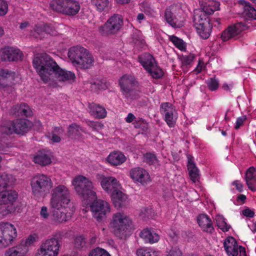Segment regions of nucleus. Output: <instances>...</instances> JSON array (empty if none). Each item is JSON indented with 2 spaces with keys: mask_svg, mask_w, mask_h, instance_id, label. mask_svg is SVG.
<instances>
[{
  "mask_svg": "<svg viewBox=\"0 0 256 256\" xmlns=\"http://www.w3.org/2000/svg\"><path fill=\"white\" fill-rule=\"evenodd\" d=\"M246 120V116H243L241 117H239L236 119V126L234 128L236 130H238L244 124V122Z\"/></svg>",
  "mask_w": 256,
  "mask_h": 256,
  "instance_id": "0e129e2a",
  "label": "nucleus"
},
{
  "mask_svg": "<svg viewBox=\"0 0 256 256\" xmlns=\"http://www.w3.org/2000/svg\"><path fill=\"white\" fill-rule=\"evenodd\" d=\"M160 112L164 116V120L170 127H174L177 120V112L174 106L170 102H164L160 104Z\"/></svg>",
  "mask_w": 256,
  "mask_h": 256,
  "instance_id": "f8f14e48",
  "label": "nucleus"
},
{
  "mask_svg": "<svg viewBox=\"0 0 256 256\" xmlns=\"http://www.w3.org/2000/svg\"><path fill=\"white\" fill-rule=\"evenodd\" d=\"M70 202V194L68 188L64 184L55 186L51 190L50 206L54 208L68 206Z\"/></svg>",
  "mask_w": 256,
  "mask_h": 256,
  "instance_id": "39448f33",
  "label": "nucleus"
},
{
  "mask_svg": "<svg viewBox=\"0 0 256 256\" xmlns=\"http://www.w3.org/2000/svg\"><path fill=\"white\" fill-rule=\"evenodd\" d=\"M201 9L197 13L203 12L206 16L212 14L219 9L220 4L214 0H199Z\"/></svg>",
  "mask_w": 256,
  "mask_h": 256,
  "instance_id": "aec40b11",
  "label": "nucleus"
},
{
  "mask_svg": "<svg viewBox=\"0 0 256 256\" xmlns=\"http://www.w3.org/2000/svg\"><path fill=\"white\" fill-rule=\"evenodd\" d=\"M14 226L9 222H0V248L8 246L16 237Z\"/></svg>",
  "mask_w": 256,
  "mask_h": 256,
  "instance_id": "9d476101",
  "label": "nucleus"
},
{
  "mask_svg": "<svg viewBox=\"0 0 256 256\" xmlns=\"http://www.w3.org/2000/svg\"><path fill=\"white\" fill-rule=\"evenodd\" d=\"M18 194L14 190H2L0 192V205L14 203L18 198Z\"/></svg>",
  "mask_w": 256,
  "mask_h": 256,
  "instance_id": "cd10ccee",
  "label": "nucleus"
},
{
  "mask_svg": "<svg viewBox=\"0 0 256 256\" xmlns=\"http://www.w3.org/2000/svg\"><path fill=\"white\" fill-rule=\"evenodd\" d=\"M100 179V185L102 188L110 195L120 186L119 182L114 177L102 176Z\"/></svg>",
  "mask_w": 256,
  "mask_h": 256,
  "instance_id": "a211bd4d",
  "label": "nucleus"
},
{
  "mask_svg": "<svg viewBox=\"0 0 256 256\" xmlns=\"http://www.w3.org/2000/svg\"><path fill=\"white\" fill-rule=\"evenodd\" d=\"M12 123L14 132L18 134H24L31 127L30 122L26 119L16 120L12 121Z\"/></svg>",
  "mask_w": 256,
  "mask_h": 256,
  "instance_id": "412c9836",
  "label": "nucleus"
},
{
  "mask_svg": "<svg viewBox=\"0 0 256 256\" xmlns=\"http://www.w3.org/2000/svg\"><path fill=\"white\" fill-rule=\"evenodd\" d=\"M126 160L124 154L119 152H111L107 158V160L108 162L114 166L120 164L124 162Z\"/></svg>",
  "mask_w": 256,
  "mask_h": 256,
  "instance_id": "f704fd0d",
  "label": "nucleus"
},
{
  "mask_svg": "<svg viewBox=\"0 0 256 256\" xmlns=\"http://www.w3.org/2000/svg\"><path fill=\"white\" fill-rule=\"evenodd\" d=\"M206 82L208 88L211 91L215 90L218 88L219 82L218 80L216 78V76L210 78L207 80Z\"/></svg>",
  "mask_w": 256,
  "mask_h": 256,
  "instance_id": "3c124183",
  "label": "nucleus"
},
{
  "mask_svg": "<svg viewBox=\"0 0 256 256\" xmlns=\"http://www.w3.org/2000/svg\"><path fill=\"white\" fill-rule=\"evenodd\" d=\"M254 166L249 168L246 171L244 178L248 188L252 192L256 191V176L254 174Z\"/></svg>",
  "mask_w": 256,
  "mask_h": 256,
  "instance_id": "c756f323",
  "label": "nucleus"
},
{
  "mask_svg": "<svg viewBox=\"0 0 256 256\" xmlns=\"http://www.w3.org/2000/svg\"><path fill=\"white\" fill-rule=\"evenodd\" d=\"M14 114L22 116H30L32 114V111L28 106L25 104L16 105L14 106Z\"/></svg>",
  "mask_w": 256,
  "mask_h": 256,
  "instance_id": "e433bc0d",
  "label": "nucleus"
},
{
  "mask_svg": "<svg viewBox=\"0 0 256 256\" xmlns=\"http://www.w3.org/2000/svg\"><path fill=\"white\" fill-rule=\"evenodd\" d=\"M224 249L228 256H238L239 246L236 240L232 237L227 238L224 243Z\"/></svg>",
  "mask_w": 256,
  "mask_h": 256,
  "instance_id": "b1692460",
  "label": "nucleus"
},
{
  "mask_svg": "<svg viewBox=\"0 0 256 256\" xmlns=\"http://www.w3.org/2000/svg\"><path fill=\"white\" fill-rule=\"evenodd\" d=\"M137 256H160V252L150 248H141L136 251Z\"/></svg>",
  "mask_w": 256,
  "mask_h": 256,
  "instance_id": "a19ab883",
  "label": "nucleus"
},
{
  "mask_svg": "<svg viewBox=\"0 0 256 256\" xmlns=\"http://www.w3.org/2000/svg\"><path fill=\"white\" fill-rule=\"evenodd\" d=\"M176 8L175 6H170L167 8L165 12V20L167 22L174 28H180L182 23L176 16Z\"/></svg>",
  "mask_w": 256,
  "mask_h": 256,
  "instance_id": "4be33fe9",
  "label": "nucleus"
},
{
  "mask_svg": "<svg viewBox=\"0 0 256 256\" xmlns=\"http://www.w3.org/2000/svg\"><path fill=\"white\" fill-rule=\"evenodd\" d=\"M44 26L45 28V32L46 33V38L48 35H56L57 32L56 30L53 26L47 24H44Z\"/></svg>",
  "mask_w": 256,
  "mask_h": 256,
  "instance_id": "bf43d9fd",
  "label": "nucleus"
},
{
  "mask_svg": "<svg viewBox=\"0 0 256 256\" xmlns=\"http://www.w3.org/2000/svg\"><path fill=\"white\" fill-rule=\"evenodd\" d=\"M14 133L12 122H6L0 124V150L8 148V144L6 142L7 136Z\"/></svg>",
  "mask_w": 256,
  "mask_h": 256,
  "instance_id": "f3484780",
  "label": "nucleus"
},
{
  "mask_svg": "<svg viewBox=\"0 0 256 256\" xmlns=\"http://www.w3.org/2000/svg\"><path fill=\"white\" fill-rule=\"evenodd\" d=\"M138 62L146 71L150 70L152 67L156 64L153 56L148 53L139 56Z\"/></svg>",
  "mask_w": 256,
  "mask_h": 256,
  "instance_id": "473e14b6",
  "label": "nucleus"
},
{
  "mask_svg": "<svg viewBox=\"0 0 256 256\" xmlns=\"http://www.w3.org/2000/svg\"><path fill=\"white\" fill-rule=\"evenodd\" d=\"M12 72L6 69L0 70V88L3 89L8 86V79L12 76Z\"/></svg>",
  "mask_w": 256,
  "mask_h": 256,
  "instance_id": "ea45409f",
  "label": "nucleus"
},
{
  "mask_svg": "<svg viewBox=\"0 0 256 256\" xmlns=\"http://www.w3.org/2000/svg\"><path fill=\"white\" fill-rule=\"evenodd\" d=\"M36 236L30 235L25 240L22 241L20 244H23L24 246H26L27 248H28L32 244L36 241Z\"/></svg>",
  "mask_w": 256,
  "mask_h": 256,
  "instance_id": "13d9d810",
  "label": "nucleus"
},
{
  "mask_svg": "<svg viewBox=\"0 0 256 256\" xmlns=\"http://www.w3.org/2000/svg\"><path fill=\"white\" fill-rule=\"evenodd\" d=\"M242 214L248 218H252L254 216V212L250 209L248 208L242 210Z\"/></svg>",
  "mask_w": 256,
  "mask_h": 256,
  "instance_id": "69168bd1",
  "label": "nucleus"
},
{
  "mask_svg": "<svg viewBox=\"0 0 256 256\" xmlns=\"http://www.w3.org/2000/svg\"><path fill=\"white\" fill-rule=\"evenodd\" d=\"M116 206L122 207L127 202V196L118 189L110 195Z\"/></svg>",
  "mask_w": 256,
  "mask_h": 256,
  "instance_id": "2f4dec72",
  "label": "nucleus"
},
{
  "mask_svg": "<svg viewBox=\"0 0 256 256\" xmlns=\"http://www.w3.org/2000/svg\"><path fill=\"white\" fill-rule=\"evenodd\" d=\"M28 251V248L23 244H18L6 250L4 256H23Z\"/></svg>",
  "mask_w": 256,
  "mask_h": 256,
  "instance_id": "7c9ffc66",
  "label": "nucleus"
},
{
  "mask_svg": "<svg viewBox=\"0 0 256 256\" xmlns=\"http://www.w3.org/2000/svg\"><path fill=\"white\" fill-rule=\"evenodd\" d=\"M108 84L106 79L96 80L92 84V89L105 90L108 88Z\"/></svg>",
  "mask_w": 256,
  "mask_h": 256,
  "instance_id": "49530a36",
  "label": "nucleus"
},
{
  "mask_svg": "<svg viewBox=\"0 0 256 256\" xmlns=\"http://www.w3.org/2000/svg\"><path fill=\"white\" fill-rule=\"evenodd\" d=\"M131 223L129 216L124 212H118L113 214L110 226L115 234L120 236L126 231Z\"/></svg>",
  "mask_w": 256,
  "mask_h": 256,
  "instance_id": "1a4fd4ad",
  "label": "nucleus"
},
{
  "mask_svg": "<svg viewBox=\"0 0 256 256\" xmlns=\"http://www.w3.org/2000/svg\"><path fill=\"white\" fill-rule=\"evenodd\" d=\"M50 7L56 12L69 16L76 14L80 8L78 2L74 0H53Z\"/></svg>",
  "mask_w": 256,
  "mask_h": 256,
  "instance_id": "423d86ee",
  "label": "nucleus"
},
{
  "mask_svg": "<svg viewBox=\"0 0 256 256\" xmlns=\"http://www.w3.org/2000/svg\"><path fill=\"white\" fill-rule=\"evenodd\" d=\"M123 25L122 16L118 14H114L98 28V31L102 36H112L120 32Z\"/></svg>",
  "mask_w": 256,
  "mask_h": 256,
  "instance_id": "0eeeda50",
  "label": "nucleus"
},
{
  "mask_svg": "<svg viewBox=\"0 0 256 256\" xmlns=\"http://www.w3.org/2000/svg\"><path fill=\"white\" fill-rule=\"evenodd\" d=\"M235 186L236 188L240 192H242L243 190V184L238 180H235L232 183Z\"/></svg>",
  "mask_w": 256,
  "mask_h": 256,
  "instance_id": "338daca9",
  "label": "nucleus"
},
{
  "mask_svg": "<svg viewBox=\"0 0 256 256\" xmlns=\"http://www.w3.org/2000/svg\"><path fill=\"white\" fill-rule=\"evenodd\" d=\"M136 82L134 76L132 75L125 74L120 78L119 84L126 97L130 96V94L134 89Z\"/></svg>",
  "mask_w": 256,
  "mask_h": 256,
  "instance_id": "ddd939ff",
  "label": "nucleus"
},
{
  "mask_svg": "<svg viewBox=\"0 0 256 256\" xmlns=\"http://www.w3.org/2000/svg\"><path fill=\"white\" fill-rule=\"evenodd\" d=\"M66 206L61 205L56 208H54L52 206H50V218L54 224H58L64 223L70 219V216L66 212L62 210V208Z\"/></svg>",
  "mask_w": 256,
  "mask_h": 256,
  "instance_id": "4468645a",
  "label": "nucleus"
},
{
  "mask_svg": "<svg viewBox=\"0 0 256 256\" xmlns=\"http://www.w3.org/2000/svg\"><path fill=\"white\" fill-rule=\"evenodd\" d=\"M32 64L45 84L56 86L57 82L72 83L76 80V76L73 72L60 68L49 55L46 54L35 56Z\"/></svg>",
  "mask_w": 256,
  "mask_h": 256,
  "instance_id": "f257e3e1",
  "label": "nucleus"
},
{
  "mask_svg": "<svg viewBox=\"0 0 256 256\" xmlns=\"http://www.w3.org/2000/svg\"><path fill=\"white\" fill-rule=\"evenodd\" d=\"M217 226L224 232H228L230 227L222 218H220L217 220Z\"/></svg>",
  "mask_w": 256,
  "mask_h": 256,
  "instance_id": "5fc2aeb1",
  "label": "nucleus"
},
{
  "mask_svg": "<svg viewBox=\"0 0 256 256\" xmlns=\"http://www.w3.org/2000/svg\"><path fill=\"white\" fill-rule=\"evenodd\" d=\"M86 50L84 48L80 46H74L70 49L68 56L74 65H77L79 60H80Z\"/></svg>",
  "mask_w": 256,
  "mask_h": 256,
  "instance_id": "5701e85b",
  "label": "nucleus"
},
{
  "mask_svg": "<svg viewBox=\"0 0 256 256\" xmlns=\"http://www.w3.org/2000/svg\"><path fill=\"white\" fill-rule=\"evenodd\" d=\"M64 132V130L62 127H54L52 131V134L60 135Z\"/></svg>",
  "mask_w": 256,
  "mask_h": 256,
  "instance_id": "774afa93",
  "label": "nucleus"
},
{
  "mask_svg": "<svg viewBox=\"0 0 256 256\" xmlns=\"http://www.w3.org/2000/svg\"><path fill=\"white\" fill-rule=\"evenodd\" d=\"M194 58V56L193 54H190L188 56H182L180 58L181 62V68L184 72H188V68L191 66Z\"/></svg>",
  "mask_w": 256,
  "mask_h": 256,
  "instance_id": "58836bf2",
  "label": "nucleus"
},
{
  "mask_svg": "<svg viewBox=\"0 0 256 256\" xmlns=\"http://www.w3.org/2000/svg\"><path fill=\"white\" fill-rule=\"evenodd\" d=\"M94 58L87 50L80 60H79L76 66L82 68H88L92 66Z\"/></svg>",
  "mask_w": 256,
  "mask_h": 256,
  "instance_id": "4c0bfd02",
  "label": "nucleus"
},
{
  "mask_svg": "<svg viewBox=\"0 0 256 256\" xmlns=\"http://www.w3.org/2000/svg\"><path fill=\"white\" fill-rule=\"evenodd\" d=\"M8 12V4L4 0H0V16H5Z\"/></svg>",
  "mask_w": 256,
  "mask_h": 256,
  "instance_id": "6e6d98bb",
  "label": "nucleus"
},
{
  "mask_svg": "<svg viewBox=\"0 0 256 256\" xmlns=\"http://www.w3.org/2000/svg\"><path fill=\"white\" fill-rule=\"evenodd\" d=\"M91 4L96 11L100 12L108 13L112 8L110 0H90Z\"/></svg>",
  "mask_w": 256,
  "mask_h": 256,
  "instance_id": "c85d7f7f",
  "label": "nucleus"
},
{
  "mask_svg": "<svg viewBox=\"0 0 256 256\" xmlns=\"http://www.w3.org/2000/svg\"><path fill=\"white\" fill-rule=\"evenodd\" d=\"M130 178L134 182L140 183L145 186L151 182V178L148 172L144 169L137 167L132 168L130 172Z\"/></svg>",
  "mask_w": 256,
  "mask_h": 256,
  "instance_id": "2eb2a0df",
  "label": "nucleus"
},
{
  "mask_svg": "<svg viewBox=\"0 0 256 256\" xmlns=\"http://www.w3.org/2000/svg\"><path fill=\"white\" fill-rule=\"evenodd\" d=\"M90 210L94 218L98 220H101L111 210L110 204L106 201L98 200L94 201L90 205Z\"/></svg>",
  "mask_w": 256,
  "mask_h": 256,
  "instance_id": "9b49d317",
  "label": "nucleus"
},
{
  "mask_svg": "<svg viewBox=\"0 0 256 256\" xmlns=\"http://www.w3.org/2000/svg\"><path fill=\"white\" fill-rule=\"evenodd\" d=\"M62 235L60 232H58L52 237L44 241L38 250L37 256H58L60 247Z\"/></svg>",
  "mask_w": 256,
  "mask_h": 256,
  "instance_id": "20e7f679",
  "label": "nucleus"
},
{
  "mask_svg": "<svg viewBox=\"0 0 256 256\" xmlns=\"http://www.w3.org/2000/svg\"><path fill=\"white\" fill-rule=\"evenodd\" d=\"M86 241L82 236H78L75 240V246L78 248H83L86 246Z\"/></svg>",
  "mask_w": 256,
  "mask_h": 256,
  "instance_id": "4d7b16f0",
  "label": "nucleus"
},
{
  "mask_svg": "<svg viewBox=\"0 0 256 256\" xmlns=\"http://www.w3.org/2000/svg\"><path fill=\"white\" fill-rule=\"evenodd\" d=\"M244 25L242 22H238L228 26L221 35V38L224 42L234 38L244 30Z\"/></svg>",
  "mask_w": 256,
  "mask_h": 256,
  "instance_id": "6ab92c4d",
  "label": "nucleus"
},
{
  "mask_svg": "<svg viewBox=\"0 0 256 256\" xmlns=\"http://www.w3.org/2000/svg\"><path fill=\"white\" fill-rule=\"evenodd\" d=\"M52 184L50 178L46 175L36 174L32 178L30 182L32 193L37 197L44 196L50 192Z\"/></svg>",
  "mask_w": 256,
  "mask_h": 256,
  "instance_id": "7ed1b4c3",
  "label": "nucleus"
},
{
  "mask_svg": "<svg viewBox=\"0 0 256 256\" xmlns=\"http://www.w3.org/2000/svg\"><path fill=\"white\" fill-rule=\"evenodd\" d=\"M51 153L48 151L41 150L38 152L33 158L34 163L42 166H44L52 162Z\"/></svg>",
  "mask_w": 256,
  "mask_h": 256,
  "instance_id": "393cba45",
  "label": "nucleus"
},
{
  "mask_svg": "<svg viewBox=\"0 0 256 256\" xmlns=\"http://www.w3.org/2000/svg\"><path fill=\"white\" fill-rule=\"evenodd\" d=\"M89 256H111L110 254L104 249L97 248L94 249L89 254Z\"/></svg>",
  "mask_w": 256,
  "mask_h": 256,
  "instance_id": "603ef678",
  "label": "nucleus"
},
{
  "mask_svg": "<svg viewBox=\"0 0 256 256\" xmlns=\"http://www.w3.org/2000/svg\"><path fill=\"white\" fill-rule=\"evenodd\" d=\"M169 39L180 50H183L185 48V44L182 40L174 36H170Z\"/></svg>",
  "mask_w": 256,
  "mask_h": 256,
  "instance_id": "de8ad7c7",
  "label": "nucleus"
},
{
  "mask_svg": "<svg viewBox=\"0 0 256 256\" xmlns=\"http://www.w3.org/2000/svg\"><path fill=\"white\" fill-rule=\"evenodd\" d=\"M140 236L143 238L146 242L150 244L158 242L160 238L158 234L148 228H146L142 231L140 234Z\"/></svg>",
  "mask_w": 256,
  "mask_h": 256,
  "instance_id": "72a5a7b5",
  "label": "nucleus"
},
{
  "mask_svg": "<svg viewBox=\"0 0 256 256\" xmlns=\"http://www.w3.org/2000/svg\"><path fill=\"white\" fill-rule=\"evenodd\" d=\"M194 22L196 32L200 38H208L212 28L210 18L203 12L194 13Z\"/></svg>",
  "mask_w": 256,
  "mask_h": 256,
  "instance_id": "6e6552de",
  "label": "nucleus"
},
{
  "mask_svg": "<svg viewBox=\"0 0 256 256\" xmlns=\"http://www.w3.org/2000/svg\"><path fill=\"white\" fill-rule=\"evenodd\" d=\"M31 35L37 38L42 39L46 38V33L44 24L36 25L34 31L32 32Z\"/></svg>",
  "mask_w": 256,
  "mask_h": 256,
  "instance_id": "79ce46f5",
  "label": "nucleus"
},
{
  "mask_svg": "<svg viewBox=\"0 0 256 256\" xmlns=\"http://www.w3.org/2000/svg\"><path fill=\"white\" fill-rule=\"evenodd\" d=\"M40 216L42 218L44 219H48L50 216V214L48 211V208L46 206H43L41 208L40 211Z\"/></svg>",
  "mask_w": 256,
  "mask_h": 256,
  "instance_id": "e2e57ef3",
  "label": "nucleus"
},
{
  "mask_svg": "<svg viewBox=\"0 0 256 256\" xmlns=\"http://www.w3.org/2000/svg\"><path fill=\"white\" fill-rule=\"evenodd\" d=\"M166 256H182V254L178 248L175 247L168 252Z\"/></svg>",
  "mask_w": 256,
  "mask_h": 256,
  "instance_id": "680f3d73",
  "label": "nucleus"
},
{
  "mask_svg": "<svg viewBox=\"0 0 256 256\" xmlns=\"http://www.w3.org/2000/svg\"><path fill=\"white\" fill-rule=\"evenodd\" d=\"M198 222L204 232L211 234L214 230L212 221L206 214L200 215L198 218Z\"/></svg>",
  "mask_w": 256,
  "mask_h": 256,
  "instance_id": "bb28decb",
  "label": "nucleus"
},
{
  "mask_svg": "<svg viewBox=\"0 0 256 256\" xmlns=\"http://www.w3.org/2000/svg\"><path fill=\"white\" fill-rule=\"evenodd\" d=\"M22 54L18 48L6 47L0 50V60L2 61H17L20 60Z\"/></svg>",
  "mask_w": 256,
  "mask_h": 256,
  "instance_id": "dca6fc26",
  "label": "nucleus"
},
{
  "mask_svg": "<svg viewBox=\"0 0 256 256\" xmlns=\"http://www.w3.org/2000/svg\"><path fill=\"white\" fill-rule=\"evenodd\" d=\"M244 13L247 17L256 20V10L252 6L246 4L244 6Z\"/></svg>",
  "mask_w": 256,
  "mask_h": 256,
  "instance_id": "09e8293b",
  "label": "nucleus"
},
{
  "mask_svg": "<svg viewBox=\"0 0 256 256\" xmlns=\"http://www.w3.org/2000/svg\"><path fill=\"white\" fill-rule=\"evenodd\" d=\"M152 78H158L163 75L162 70L158 68L156 64L152 67L150 70L148 71Z\"/></svg>",
  "mask_w": 256,
  "mask_h": 256,
  "instance_id": "8fccbe9b",
  "label": "nucleus"
},
{
  "mask_svg": "<svg viewBox=\"0 0 256 256\" xmlns=\"http://www.w3.org/2000/svg\"><path fill=\"white\" fill-rule=\"evenodd\" d=\"M87 124L94 130H99L102 129L104 126V125L101 123L92 121L88 122Z\"/></svg>",
  "mask_w": 256,
  "mask_h": 256,
  "instance_id": "052dcab7",
  "label": "nucleus"
},
{
  "mask_svg": "<svg viewBox=\"0 0 256 256\" xmlns=\"http://www.w3.org/2000/svg\"><path fill=\"white\" fill-rule=\"evenodd\" d=\"M88 108L90 114L97 118H104L106 116V110L99 104L94 102L89 103Z\"/></svg>",
  "mask_w": 256,
  "mask_h": 256,
  "instance_id": "a878e982",
  "label": "nucleus"
},
{
  "mask_svg": "<svg viewBox=\"0 0 256 256\" xmlns=\"http://www.w3.org/2000/svg\"><path fill=\"white\" fill-rule=\"evenodd\" d=\"M144 161L150 164H154L158 162L156 155L152 153H146L144 155Z\"/></svg>",
  "mask_w": 256,
  "mask_h": 256,
  "instance_id": "864d4df0",
  "label": "nucleus"
},
{
  "mask_svg": "<svg viewBox=\"0 0 256 256\" xmlns=\"http://www.w3.org/2000/svg\"><path fill=\"white\" fill-rule=\"evenodd\" d=\"M80 128L76 124H72L70 125L68 128V137L73 138L80 134Z\"/></svg>",
  "mask_w": 256,
  "mask_h": 256,
  "instance_id": "37998d69",
  "label": "nucleus"
},
{
  "mask_svg": "<svg viewBox=\"0 0 256 256\" xmlns=\"http://www.w3.org/2000/svg\"><path fill=\"white\" fill-rule=\"evenodd\" d=\"M15 210L13 203L6 204H1L0 206V214L3 216H7Z\"/></svg>",
  "mask_w": 256,
  "mask_h": 256,
  "instance_id": "a18cd8bd",
  "label": "nucleus"
},
{
  "mask_svg": "<svg viewBox=\"0 0 256 256\" xmlns=\"http://www.w3.org/2000/svg\"><path fill=\"white\" fill-rule=\"evenodd\" d=\"M76 194L84 200H90L96 198V194L90 180L82 176L74 177L72 182Z\"/></svg>",
  "mask_w": 256,
  "mask_h": 256,
  "instance_id": "f03ea898",
  "label": "nucleus"
},
{
  "mask_svg": "<svg viewBox=\"0 0 256 256\" xmlns=\"http://www.w3.org/2000/svg\"><path fill=\"white\" fill-rule=\"evenodd\" d=\"M16 179L11 174L3 172L0 174V190L12 186L14 182Z\"/></svg>",
  "mask_w": 256,
  "mask_h": 256,
  "instance_id": "c9c22d12",
  "label": "nucleus"
},
{
  "mask_svg": "<svg viewBox=\"0 0 256 256\" xmlns=\"http://www.w3.org/2000/svg\"><path fill=\"white\" fill-rule=\"evenodd\" d=\"M189 172V175L190 180L194 182H196L198 181L200 178L199 172L196 167V165H190V166L188 168Z\"/></svg>",
  "mask_w": 256,
  "mask_h": 256,
  "instance_id": "c03bdc74",
  "label": "nucleus"
}]
</instances>
